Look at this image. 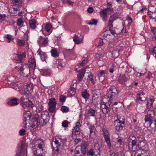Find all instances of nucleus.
I'll return each mask as SVG.
<instances>
[{"label":"nucleus","instance_id":"nucleus-57","mask_svg":"<svg viewBox=\"0 0 156 156\" xmlns=\"http://www.w3.org/2000/svg\"><path fill=\"white\" fill-rule=\"evenodd\" d=\"M151 30L153 34L155 35L154 37L156 40V28H153Z\"/></svg>","mask_w":156,"mask_h":156},{"label":"nucleus","instance_id":"nucleus-14","mask_svg":"<svg viewBox=\"0 0 156 156\" xmlns=\"http://www.w3.org/2000/svg\"><path fill=\"white\" fill-rule=\"evenodd\" d=\"M8 104L9 105L11 106L16 105L18 104L17 99L16 98L11 99L8 101Z\"/></svg>","mask_w":156,"mask_h":156},{"label":"nucleus","instance_id":"nucleus-34","mask_svg":"<svg viewBox=\"0 0 156 156\" xmlns=\"http://www.w3.org/2000/svg\"><path fill=\"white\" fill-rule=\"evenodd\" d=\"M96 110L92 109V108H90L88 111V113L90 115V116H95V113L96 112Z\"/></svg>","mask_w":156,"mask_h":156},{"label":"nucleus","instance_id":"nucleus-45","mask_svg":"<svg viewBox=\"0 0 156 156\" xmlns=\"http://www.w3.org/2000/svg\"><path fill=\"white\" fill-rule=\"evenodd\" d=\"M86 153L88 155L90 156H93L94 154V152L92 149H91L90 150H87Z\"/></svg>","mask_w":156,"mask_h":156},{"label":"nucleus","instance_id":"nucleus-64","mask_svg":"<svg viewBox=\"0 0 156 156\" xmlns=\"http://www.w3.org/2000/svg\"><path fill=\"white\" fill-rule=\"evenodd\" d=\"M87 11L88 12L91 13L93 12V9L92 7H90L87 9Z\"/></svg>","mask_w":156,"mask_h":156},{"label":"nucleus","instance_id":"nucleus-12","mask_svg":"<svg viewBox=\"0 0 156 156\" xmlns=\"http://www.w3.org/2000/svg\"><path fill=\"white\" fill-rule=\"evenodd\" d=\"M38 115H37L36 116L33 117L31 119H30V121L32 122V124L33 126V127H37L39 125V123L38 122V120L37 117Z\"/></svg>","mask_w":156,"mask_h":156},{"label":"nucleus","instance_id":"nucleus-26","mask_svg":"<svg viewBox=\"0 0 156 156\" xmlns=\"http://www.w3.org/2000/svg\"><path fill=\"white\" fill-rule=\"evenodd\" d=\"M43 39L44 41L42 43H41L40 42H38L40 46L41 47L46 46L48 41V40L47 37L44 38Z\"/></svg>","mask_w":156,"mask_h":156},{"label":"nucleus","instance_id":"nucleus-13","mask_svg":"<svg viewBox=\"0 0 156 156\" xmlns=\"http://www.w3.org/2000/svg\"><path fill=\"white\" fill-rule=\"evenodd\" d=\"M33 152L34 155L37 156L41 155L43 153V149H40L38 148H34L33 149Z\"/></svg>","mask_w":156,"mask_h":156},{"label":"nucleus","instance_id":"nucleus-49","mask_svg":"<svg viewBox=\"0 0 156 156\" xmlns=\"http://www.w3.org/2000/svg\"><path fill=\"white\" fill-rule=\"evenodd\" d=\"M6 15L5 14H0V21H4L6 17Z\"/></svg>","mask_w":156,"mask_h":156},{"label":"nucleus","instance_id":"nucleus-9","mask_svg":"<svg viewBox=\"0 0 156 156\" xmlns=\"http://www.w3.org/2000/svg\"><path fill=\"white\" fill-rule=\"evenodd\" d=\"M108 73V71L107 70H100L97 73V76L100 80L102 81L105 79L104 75Z\"/></svg>","mask_w":156,"mask_h":156},{"label":"nucleus","instance_id":"nucleus-39","mask_svg":"<svg viewBox=\"0 0 156 156\" xmlns=\"http://www.w3.org/2000/svg\"><path fill=\"white\" fill-rule=\"evenodd\" d=\"M99 97H92V102L95 105L98 104L99 102Z\"/></svg>","mask_w":156,"mask_h":156},{"label":"nucleus","instance_id":"nucleus-2","mask_svg":"<svg viewBox=\"0 0 156 156\" xmlns=\"http://www.w3.org/2000/svg\"><path fill=\"white\" fill-rule=\"evenodd\" d=\"M88 145V143L87 142L83 143L81 145L80 151L76 150V148L75 151V156H84L86 154L87 151V147Z\"/></svg>","mask_w":156,"mask_h":156},{"label":"nucleus","instance_id":"nucleus-52","mask_svg":"<svg viewBox=\"0 0 156 156\" xmlns=\"http://www.w3.org/2000/svg\"><path fill=\"white\" fill-rule=\"evenodd\" d=\"M84 75H83L82 74H79L77 75V79L78 80L80 81L82 80L83 77L84 76Z\"/></svg>","mask_w":156,"mask_h":156},{"label":"nucleus","instance_id":"nucleus-32","mask_svg":"<svg viewBox=\"0 0 156 156\" xmlns=\"http://www.w3.org/2000/svg\"><path fill=\"white\" fill-rule=\"evenodd\" d=\"M82 97L85 99H88L89 96V94L87 93V91L85 90L84 91L82 92Z\"/></svg>","mask_w":156,"mask_h":156},{"label":"nucleus","instance_id":"nucleus-1","mask_svg":"<svg viewBox=\"0 0 156 156\" xmlns=\"http://www.w3.org/2000/svg\"><path fill=\"white\" fill-rule=\"evenodd\" d=\"M28 68L27 66L25 65L24 66H20V70L22 74H23V76L27 77L28 76V74L30 73V69H33L36 66L35 60L34 58H30L29 60L28 64Z\"/></svg>","mask_w":156,"mask_h":156},{"label":"nucleus","instance_id":"nucleus-62","mask_svg":"<svg viewBox=\"0 0 156 156\" xmlns=\"http://www.w3.org/2000/svg\"><path fill=\"white\" fill-rule=\"evenodd\" d=\"M81 139H76L73 141L74 144H77L80 141Z\"/></svg>","mask_w":156,"mask_h":156},{"label":"nucleus","instance_id":"nucleus-63","mask_svg":"<svg viewBox=\"0 0 156 156\" xmlns=\"http://www.w3.org/2000/svg\"><path fill=\"white\" fill-rule=\"evenodd\" d=\"M104 108H105V102H101V109H104Z\"/></svg>","mask_w":156,"mask_h":156},{"label":"nucleus","instance_id":"nucleus-23","mask_svg":"<svg viewBox=\"0 0 156 156\" xmlns=\"http://www.w3.org/2000/svg\"><path fill=\"white\" fill-rule=\"evenodd\" d=\"M73 41L76 44H79L82 41V39L80 37L79 38L77 35H75L74 37Z\"/></svg>","mask_w":156,"mask_h":156},{"label":"nucleus","instance_id":"nucleus-8","mask_svg":"<svg viewBox=\"0 0 156 156\" xmlns=\"http://www.w3.org/2000/svg\"><path fill=\"white\" fill-rule=\"evenodd\" d=\"M125 119H123V121H121L119 119H117L115 121V123L116 124L117 123V125L115 126V129L118 131H119L122 130L123 127L124 126V124L125 123Z\"/></svg>","mask_w":156,"mask_h":156},{"label":"nucleus","instance_id":"nucleus-17","mask_svg":"<svg viewBox=\"0 0 156 156\" xmlns=\"http://www.w3.org/2000/svg\"><path fill=\"white\" fill-rule=\"evenodd\" d=\"M107 12L104 9L101 10L100 12V14L104 22H106L107 19Z\"/></svg>","mask_w":156,"mask_h":156},{"label":"nucleus","instance_id":"nucleus-5","mask_svg":"<svg viewBox=\"0 0 156 156\" xmlns=\"http://www.w3.org/2000/svg\"><path fill=\"white\" fill-rule=\"evenodd\" d=\"M20 145L16 150L17 153L16 156H20L22 154L24 155L26 153V149H25L26 143L23 141L20 142Z\"/></svg>","mask_w":156,"mask_h":156},{"label":"nucleus","instance_id":"nucleus-38","mask_svg":"<svg viewBox=\"0 0 156 156\" xmlns=\"http://www.w3.org/2000/svg\"><path fill=\"white\" fill-rule=\"evenodd\" d=\"M88 80L90 81H91V82L93 84L95 83V81L94 80V79L93 78V76L91 73L90 74H89L88 76Z\"/></svg>","mask_w":156,"mask_h":156},{"label":"nucleus","instance_id":"nucleus-61","mask_svg":"<svg viewBox=\"0 0 156 156\" xmlns=\"http://www.w3.org/2000/svg\"><path fill=\"white\" fill-rule=\"evenodd\" d=\"M87 125L88 126L89 129H93L94 128V126L92 125L89 123H87Z\"/></svg>","mask_w":156,"mask_h":156},{"label":"nucleus","instance_id":"nucleus-37","mask_svg":"<svg viewBox=\"0 0 156 156\" xmlns=\"http://www.w3.org/2000/svg\"><path fill=\"white\" fill-rule=\"evenodd\" d=\"M61 110L63 112H67L69 110V108L66 106H63L61 107Z\"/></svg>","mask_w":156,"mask_h":156},{"label":"nucleus","instance_id":"nucleus-11","mask_svg":"<svg viewBox=\"0 0 156 156\" xmlns=\"http://www.w3.org/2000/svg\"><path fill=\"white\" fill-rule=\"evenodd\" d=\"M24 118L23 121L26 122L27 121L30 120L31 117V115L30 112L29 111L25 112L23 115Z\"/></svg>","mask_w":156,"mask_h":156},{"label":"nucleus","instance_id":"nucleus-59","mask_svg":"<svg viewBox=\"0 0 156 156\" xmlns=\"http://www.w3.org/2000/svg\"><path fill=\"white\" fill-rule=\"evenodd\" d=\"M156 19V11L153 13H151V16H150V19Z\"/></svg>","mask_w":156,"mask_h":156},{"label":"nucleus","instance_id":"nucleus-58","mask_svg":"<svg viewBox=\"0 0 156 156\" xmlns=\"http://www.w3.org/2000/svg\"><path fill=\"white\" fill-rule=\"evenodd\" d=\"M113 28H109V30L110 32L113 35L115 34H116L115 30H113Z\"/></svg>","mask_w":156,"mask_h":156},{"label":"nucleus","instance_id":"nucleus-51","mask_svg":"<svg viewBox=\"0 0 156 156\" xmlns=\"http://www.w3.org/2000/svg\"><path fill=\"white\" fill-rule=\"evenodd\" d=\"M23 23V21L21 18L18 19L17 20V25L20 26Z\"/></svg>","mask_w":156,"mask_h":156},{"label":"nucleus","instance_id":"nucleus-28","mask_svg":"<svg viewBox=\"0 0 156 156\" xmlns=\"http://www.w3.org/2000/svg\"><path fill=\"white\" fill-rule=\"evenodd\" d=\"M39 54L41 58V59L43 61H44L47 57L46 54L42 51H40L39 52Z\"/></svg>","mask_w":156,"mask_h":156},{"label":"nucleus","instance_id":"nucleus-43","mask_svg":"<svg viewBox=\"0 0 156 156\" xmlns=\"http://www.w3.org/2000/svg\"><path fill=\"white\" fill-rule=\"evenodd\" d=\"M97 23H98L97 20L95 19H93L92 20L91 22H89L88 23V24L90 25H96L97 24Z\"/></svg>","mask_w":156,"mask_h":156},{"label":"nucleus","instance_id":"nucleus-25","mask_svg":"<svg viewBox=\"0 0 156 156\" xmlns=\"http://www.w3.org/2000/svg\"><path fill=\"white\" fill-rule=\"evenodd\" d=\"M76 93V89L72 85L70 86V90L69 92V94L70 97H72L75 95Z\"/></svg>","mask_w":156,"mask_h":156},{"label":"nucleus","instance_id":"nucleus-22","mask_svg":"<svg viewBox=\"0 0 156 156\" xmlns=\"http://www.w3.org/2000/svg\"><path fill=\"white\" fill-rule=\"evenodd\" d=\"M136 101L137 104L142 103L143 101H144V100L142 99V97L140 95V93L136 96Z\"/></svg>","mask_w":156,"mask_h":156},{"label":"nucleus","instance_id":"nucleus-18","mask_svg":"<svg viewBox=\"0 0 156 156\" xmlns=\"http://www.w3.org/2000/svg\"><path fill=\"white\" fill-rule=\"evenodd\" d=\"M41 115V117L42 119V121L44 122H47L49 118L48 113L47 112H42Z\"/></svg>","mask_w":156,"mask_h":156},{"label":"nucleus","instance_id":"nucleus-50","mask_svg":"<svg viewBox=\"0 0 156 156\" xmlns=\"http://www.w3.org/2000/svg\"><path fill=\"white\" fill-rule=\"evenodd\" d=\"M18 9L17 8H11L9 9V12L11 13H15V12L17 11Z\"/></svg>","mask_w":156,"mask_h":156},{"label":"nucleus","instance_id":"nucleus-42","mask_svg":"<svg viewBox=\"0 0 156 156\" xmlns=\"http://www.w3.org/2000/svg\"><path fill=\"white\" fill-rule=\"evenodd\" d=\"M38 118V122L39 123V125L40 124L42 125H45L46 124L47 122H43V121H42V119L41 117V118L39 117Z\"/></svg>","mask_w":156,"mask_h":156},{"label":"nucleus","instance_id":"nucleus-33","mask_svg":"<svg viewBox=\"0 0 156 156\" xmlns=\"http://www.w3.org/2000/svg\"><path fill=\"white\" fill-rule=\"evenodd\" d=\"M93 96L94 98V97H99L100 95L99 90H94L92 92Z\"/></svg>","mask_w":156,"mask_h":156},{"label":"nucleus","instance_id":"nucleus-19","mask_svg":"<svg viewBox=\"0 0 156 156\" xmlns=\"http://www.w3.org/2000/svg\"><path fill=\"white\" fill-rule=\"evenodd\" d=\"M127 78L124 75H120L118 79L119 82L121 83H123L127 81Z\"/></svg>","mask_w":156,"mask_h":156},{"label":"nucleus","instance_id":"nucleus-10","mask_svg":"<svg viewBox=\"0 0 156 156\" xmlns=\"http://www.w3.org/2000/svg\"><path fill=\"white\" fill-rule=\"evenodd\" d=\"M24 92L27 94L32 93L33 91V85L28 84L24 87Z\"/></svg>","mask_w":156,"mask_h":156},{"label":"nucleus","instance_id":"nucleus-53","mask_svg":"<svg viewBox=\"0 0 156 156\" xmlns=\"http://www.w3.org/2000/svg\"><path fill=\"white\" fill-rule=\"evenodd\" d=\"M19 134L20 135H24L25 134V130L24 129H22L19 131Z\"/></svg>","mask_w":156,"mask_h":156},{"label":"nucleus","instance_id":"nucleus-56","mask_svg":"<svg viewBox=\"0 0 156 156\" xmlns=\"http://www.w3.org/2000/svg\"><path fill=\"white\" fill-rule=\"evenodd\" d=\"M140 94V95L141 96V97H142V99L144 100V101H145L147 98L146 97L144 96V93L143 92H139Z\"/></svg>","mask_w":156,"mask_h":156},{"label":"nucleus","instance_id":"nucleus-44","mask_svg":"<svg viewBox=\"0 0 156 156\" xmlns=\"http://www.w3.org/2000/svg\"><path fill=\"white\" fill-rule=\"evenodd\" d=\"M136 139L137 141H138L140 143H141L143 141L144 137L142 135H140L136 137Z\"/></svg>","mask_w":156,"mask_h":156},{"label":"nucleus","instance_id":"nucleus-7","mask_svg":"<svg viewBox=\"0 0 156 156\" xmlns=\"http://www.w3.org/2000/svg\"><path fill=\"white\" fill-rule=\"evenodd\" d=\"M13 60L16 61V62L21 63L23 60H24L26 57L25 54L23 53L22 54H14L13 55Z\"/></svg>","mask_w":156,"mask_h":156},{"label":"nucleus","instance_id":"nucleus-30","mask_svg":"<svg viewBox=\"0 0 156 156\" xmlns=\"http://www.w3.org/2000/svg\"><path fill=\"white\" fill-rule=\"evenodd\" d=\"M51 56L54 57H56L59 56L58 54L55 49H52L51 51Z\"/></svg>","mask_w":156,"mask_h":156},{"label":"nucleus","instance_id":"nucleus-3","mask_svg":"<svg viewBox=\"0 0 156 156\" xmlns=\"http://www.w3.org/2000/svg\"><path fill=\"white\" fill-rule=\"evenodd\" d=\"M108 98L112 100L116 99L118 96V90L115 87H110L108 91Z\"/></svg>","mask_w":156,"mask_h":156},{"label":"nucleus","instance_id":"nucleus-35","mask_svg":"<svg viewBox=\"0 0 156 156\" xmlns=\"http://www.w3.org/2000/svg\"><path fill=\"white\" fill-rule=\"evenodd\" d=\"M145 120L146 122H149L150 123L149 125L150 126L151 125L153 122L152 120L151 119V118L147 115L145 116Z\"/></svg>","mask_w":156,"mask_h":156},{"label":"nucleus","instance_id":"nucleus-20","mask_svg":"<svg viewBox=\"0 0 156 156\" xmlns=\"http://www.w3.org/2000/svg\"><path fill=\"white\" fill-rule=\"evenodd\" d=\"M30 26L31 28L34 29L36 27V21L35 20L33 19L29 20Z\"/></svg>","mask_w":156,"mask_h":156},{"label":"nucleus","instance_id":"nucleus-48","mask_svg":"<svg viewBox=\"0 0 156 156\" xmlns=\"http://www.w3.org/2000/svg\"><path fill=\"white\" fill-rule=\"evenodd\" d=\"M88 59L87 58H85L83 60L82 62L80 63V66H83L84 64L87 63L88 62Z\"/></svg>","mask_w":156,"mask_h":156},{"label":"nucleus","instance_id":"nucleus-21","mask_svg":"<svg viewBox=\"0 0 156 156\" xmlns=\"http://www.w3.org/2000/svg\"><path fill=\"white\" fill-rule=\"evenodd\" d=\"M115 19L114 17L111 16L110 18L109 19L108 23L107 26L109 27V28H113V25L112 24L113 23L115 20Z\"/></svg>","mask_w":156,"mask_h":156},{"label":"nucleus","instance_id":"nucleus-54","mask_svg":"<svg viewBox=\"0 0 156 156\" xmlns=\"http://www.w3.org/2000/svg\"><path fill=\"white\" fill-rule=\"evenodd\" d=\"M58 67V69H61L62 67L64 66V65H63L62 63L60 62H58V63H57Z\"/></svg>","mask_w":156,"mask_h":156},{"label":"nucleus","instance_id":"nucleus-41","mask_svg":"<svg viewBox=\"0 0 156 156\" xmlns=\"http://www.w3.org/2000/svg\"><path fill=\"white\" fill-rule=\"evenodd\" d=\"M51 28V24H48L45 27V29L47 32H48Z\"/></svg>","mask_w":156,"mask_h":156},{"label":"nucleus","instance_id":"nucleus-16","mask_svg":"<svg viewBox=\"0 0 156 156\" xmlns=\"http://www.w3.org/2000/svg\"><path fill=\"white\" fill-rule=\"evenodd\" d=\"M54 142L56 146L55 148L53 147L52 145L51 147L52 149L53 150H54L55 151H57L58 152H59V150L58 147L61 145V144L60 142H59L58 140H57L56 139H55V140Z\"/></svg>","mask_w":156,"mask_h":156},{"label":"nucleus","instance_id":"nucleus-31","mask_svg":"<svg viewBox=\"0 0 156 156\" xmlns=\"http://www.w3.org/2000/svg\"><path fill=\"white\" fill-rule=\"evenodd\" d=\"M153 102L154 100H153V99H150L148 100L147 102V108H150L151 107L153 104Z\"/></svg>","mask_w":156,"mask_h":156},{"label":"nucleus","instance_id":"nucleus-4","mask_svg":"<svg viewBox=\"0 0 156 156\" xmlns=\"http://www.w3.org/2000/svg\"><path fill=\"white\" fill-rule=\"evenodd\" d=\"M49 102L48 105L49 106L48 110L50 112H55L56 106L57 103L56 99L54 98H51L49 99Z\"/></svg>","mask_w":156,"mask_h":156},{"label":"nucleus","instance_id":"nucleus-36","mask_svg":"<svg viewBox=\"0 0 156 156\" xmlns=\"http://www.w3.org/2000/svg\"><path fill=\"white\" fill-rule=\"evenodd\" d=\"M102 131L103 132V134L104 138H105V137H109V136H108V132L106 129L104 128L102 129Z\"/></svg>","mask_w":156,"mask_h":156},{"label":"nucleus","instance_id":"nucleus-60","mask_svg":"<svg viewBox=\"0 0 156 156\" xmlns=\"http://www.w3.org/2000/svg\"><path fill=\"white\" fill-rule=\"evenodd\" d=\"M18 45L20 46H21L25 44V41L22 40L18 41L17 42Z\"/></svg>","mask_w":156,"mask_h":156},{"label":"nucleus","instance_id":"nucleus-55","mask_svg":"<svg viewBox=\"0 0 156 156\" xmlns=\"http://www.w3.org/2000/svg\"><path fill=\"white\" fill-rule=\"evenodd\" d=\"M42 72L45 75H48L49 73V70L48 69H44Z\"/></svg>","mask_w":156,"mask_h":156},{"label":"nucleus","instance_id":"nucleus-15","mask_svg":"<svg viewBox=\"0 0 156 156\" xmlns=\"http://www.w3.org/2000/svg\"><path fill=\"white\" fill-rule=\"evenodd\" d=\"M33 105L32 102L30 100L27 99L26 101H25V102H24V103L22 105L23 107H26L31 108L33 107Z\"/></svg>","mask_w":156,"mask_h":156},{"label":"nucleus","instance_id":"nucleus-24","mask_svg":"<svg viewBox=\"0 0 156 156\" xmlns=\"http://www.w3.org/2000/svg\"><path fill=\"white\" fill-rule=\"evenodd\" d=\"M100 150H101V148H98L95 146L94 147L93 151H94V154L95 155L98 156V155H99V156L100 155L99 153L100 152Z\"/></svg>","mask_w":156,"mask_h":156},{"label":"nucleus","instance_id":"nucleus-6","mask_svg":"<svg viewBox=\"0 0 156 156\" xmlns=\"http://www.w3.org/2000/svg\"><path fill=\"white\" fill-rule=\"evenodd\" d=\"M136 137L134 134L130 135L129 137L128 141V146L129 148H133V147L136 145L137 143Z\"/></svg>","mask_w":156,"mask_h":156},{"label":"nucleus","instance_id":"nucleus-29","mask_svg":"<svg viewBox=\"0 0 156 156\" xmlns=\"http://www.w3.org/2000/svg\"><path fill=\"white\" fill-rule=\"evenodd\" d=\"M12 3L14 5H18V6L22 5V2L21 0H12Z\"/></svg>","mask_w":156,"mask_h":156},{"label":"nucleus","instance_id":"nucleus-46","mask_svg":"<svg viewBox=\"0 0 156 156\" xmlns=\"http://www.w3.org/2000/svg\"><path fill=\"white\" fill-rule=\"evenodd\" d=\"M66 97L63 95H61L59 98V102H64L66 100Z\"/></svg>","mask_w":156,"mask_h":156},{"label":"nucleus","instance_id":"nucleus-40","mask_svg":"<svg viewBox=\"0 0 156 156\" xmlns=\"http://www.w3.org/2000/svg\"><path fill=\"white\" fill-rule=\"evenodd\" d=\"M147 115L151 118H153L154 116V112L151 110H149L147 112Z\"/></svg>","mask_w":156,"mask_h":156},{"label":"nucleus","instance_id":"nucleus-27","mask_svg":"<svg viewBox=\"0 0 156 156\" xmlns=\"http://www.w3.org/2000/svg\"><path fill=\"white\" fill-rule=\"evenodd\" d=\"M105 141L106 142L108 147L110 149L111 148L112 144L110 141V137H105L104 138Z\"/></svg>","mask_w":156,"mask_h":156},{"label":"nucleus","instance_id":"nucleus-47","mask_svg":"<svg viewBox=\"0 0 156 156\" xmlns=\"http://www.w3.org/2000/svg\"><path fill=\"white\" fill-rule=\"evenodd\" d=\"M62 126L64 127H66L68 126V122L67 120H64L62 122Z\"/></svg>","mask_w":156,"mask_h":156}]
</instances>
